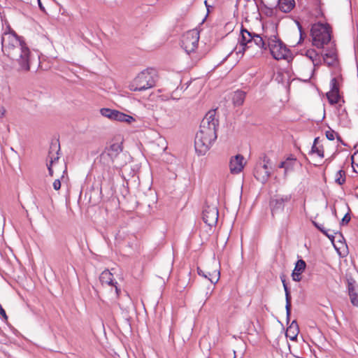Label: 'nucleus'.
I'll list each match as a JSON object with an SVG mask.
<instances>
[{"label": "nucleus", "mask_w": 358, "mask_h": 358, "mask_svg": "<svg viewBox=\"0 0 358 358\" xmlns=\"http://www.w3.org/2000/svg\"><path fill=\"white\" fill-rule=\"evenodd\" d=\"M1 43L4 54L19 64V71L27 72L30 70L31 51L15 32L4 33Z\"/></svg>", "instance_id": "f257e3e1"}, {"label": "nucleus", "mask_w": 358, "mask_h": 358, "mask_svg": "<svg viewBox=\"0 0 358 358\" xmlns=\"http://www.w3.org/2000/svg\"><path fill=\"white\" fill-rule=\"evenodd\" d=\"M215 116L216 110H210L201 122L194 140L195 150L199 155H204L217 138L218 120Z\"/></svg>", "instance_id": "f03ea898"}, {"label": "nucleus", "mask_w": 358, "mask_h": 358, "mask_svg": "<svg viewBox=\"0 0 358 358\" xmlns=\"http://www.w3.org/2000/svg\"><path fill=\"white\" fill-rule=\"evenodd\" d=\"M155 85L153 71L144 69L129 83V89L133 92H142L154 87Z\"/></svg>", "instance_id": "7ed1b4c3"}, {"label": "nucleus", "mask_w": 358, "mask_h": 358, "mask_svg": "<svg viewBox=\"0 0 358 358\" xmlns=\"http://www.w3.org/2000/svg\"><path fill=\"white\" fill-rule=\"evenodd\" d=\"M313 45L317 48H322L331 38V27L327 23H315L311 28Z\"/></svg>", "instance_id": "20e7f679"}, {"label": "nucleus", "mask_w": 358, "mask_h": 358, "mask_svg": "<svg viewBox=\"0 0 358 358\" xmlns=\"http://www.w3.org/2000/svg\"><path fill=\"white\" fill-rule=\"evenodd\" d=\"M122 151V143H113L101 153L100 161L105 166H113L115 168L121 166L122 164L119 162V157Z\"/></svg>", "instance_id": "39448f33"}, {"label": "nucleus", "mask_w": 358, "mask_h": 358, "mask_svg": "<svg viewBox=\"0 0 358 358\" xmlns=\"http://www.w3.org/2000/svg\"><path fill=\"white\" fill-rule=\"evenodd\" d=\"M59 144L54 143L50 145L47 159V166L51 176H53L55 173L60 174L64 171L62 165L59 163Z\"/></svg>", "instance_id": "423d86ee"}, {"label": "nucleus", "mask_w": 358, "mask_h": 358, "mask_svg": "<svg viewBox=\"0 0 358 358\" xmlns=\"http://www.w3.org/2000/svg\"><path fill=\"white\" fill-rule=\"evenodd\" d=\"M199 40V31L196 29L189 30L182 36V47L187 54H190L197 48Z\"/></svg>", "instance_id": "0eeeda50"}, {"label": "nucleus", "mask_w": 358, "mask_h": 358, "mask_svg": "<svg viewBox=\"0 0 358 358\" xmlns=\"http://www.w3.org/2000/svg\"><path fill=\"white\" fill-rule=\"evenodd\" d=\"M342 81L343 78L341 76L334 78L331 80V90L327 93V98L331 105L338 104L341 106V103H344V100L339 92Z\"/></svg>", "instance_id": "6e6552de"}, {"label": "nucleus", "mask_w": 358, "mask_h": 358, "mask_svg": "<svg viewBox=\"0 0 358 358\" xmlns=\"http://www.w3.org/2000/svg\"><path fill=\"white\" fill-rule=\"evenodd\" d=\"M267 48L276 60L287 59L291 57L290 50L280 39L277 40L276 43L267 45Z\"/></svg>", "instance_id": "1a4fd4ad"}, {"label": "nucleus", "mask_w": 358, "mask_h": 358, "mask_svg": "<svg viewBox=\"0 0 358 358\" xmlns=\"http://www.w3.org/2000/svg\"><path fill=\"white\" fill-rule=\"evenodd\" d=\"M99 280L103 287H110L115 289V301H117L120 296V289L117 287V282L115 280L113 274L106 269L101 272L99 276Z\"/></svg>", "instance_id": "9d476101"}, {"label": "nucleus", "mask_w": 358, "mask_h": 358, "mask_svg": "<svg viewBox=\"0 0 358 358\" xmlns=\"http://www.w3.org/2000/svg\"><path fill=\"white\" fill-rule=\"evenodd\" d=\"M268 160L264 159L263 162L257 163L254 172V176L257 180L264 183L270 177L271 168L268 167Z\"/></svg>", "instance_id": "9b49d317"}, {"label": "nucleus", "mask_w": 358, "mask_h": 358, "mask_svg": "<svg viewBox=\"0 0 358 358\" xmlns=\"http://www.w3.org/2000/svg\"><path fill=\"white\" fill-rule=\"evenodd\" d=\"M218 210L215 206H208L203 211V220L210 227L216 224L218 220Z\"/></svg>", "instance_id": "f8f14e48"}, {"label": "nucleus", "mask_w": 358, "mask_h": 358, "mask_svg": "<svg viewBox=\"0 0 358 358\" xmlns=\"http://www.w3.org/2000/svg\"><path fill=\"white\" fill-rule=\"evenodd\" d=\"M262 35L266 41L267 45L276 43V41L280 39L278 36L277 26L274 24H269L264 26Z\"/></svg>", "instance_id": "ddd939ff"}, {"label": "nucleus", "mask_w": 358, "mask_h": 358, "mask_svg": "<svg viewBox=\"0 0 358 358\" xmlns=\"http://www.w3.org/2000/svg\"><path fill=\"white\" fill-rule=\"evenodd\" d=\"M245 164L246 162L243 155H236L232 157L229 161V170L231 173H240L243 171Z\"/></svg>", "instance_id": "4468645a"}, {"label": "nucleus", "mask_w": 358, "mask_h": 358, "mask_svg": "<svg viewBox=\"0 0 358 358\" xmlns=\"http://www.w3.org/2000/svg\"><path fill=\"white\" fill-rule=\"evenodd\" d=\"M348 289L352 304L358 307V285L352 279L348 280Z\"/></svg>", "instance_id": "2eb2a0df"}, {"label": "nucleus", "mask_w": 358, "mask_h": 358, "mask_svg": "<svg viewBox=\"0 0 358 358\" xmlns=\"http://www.w3.org/2000/svg\"><path fill=\"white\" fill-rule=\"evenodd\" d=\"M306 267V264L303 259L296 262L295 267L292 273L293 280L299 282L301 280V273H303Z\"/></svg>", "instance_id": "dca6fc26"}, {"label": "nucleus", "mask_w": 358, "mask_h": 358, "mask_svg": "<svg viewBox=\"0 0 358 358\" xmlns=\"http://www.w3.org/2000/svg\"><path fill=\"white\" fill-rule=\"evenodd\" d=\"M252 43H254L259 48L260 54H262L263 51L267 49L266 41L264 37L259 34H253Z\"/></svg>", "instance_id": "f3484780"}, {"label": "nucleus", "mask_w": 358, "mask_h": 358, "mask_svg": "<svg viewBox=\"0 0 358 358\" xmlns=\"http://www.w3.org/2000/svg\"><path fill=\"white\" fill-rule=\"evenodd\" d=\"M294 0H278V8L284 12H289L294 7Z\"/></svg>", "instance_id": "a211bd4d"}, {"label": "nucleus", "mask_w": 358, "mask_h": 358, "mask_svg": "<svg viewBox=\"0 0 358 358\" xmlns=\"http://www.w3.org/2000/svg\"><path fill=\"white\" fill-rule=\"evenodd\" d=\"M245 93L241 90H237L232 95V101L234 106H240L243 104Z\"/></svg>", "instance_id": "6ab92c4d"}, {"label": "nucleus", "mask_w": 358, "mask_h": 358, "mask_svg": "<svg viewBox=\"0 0 358 358\" xmlns=\"http://www.w3.org/2000/svg\"><path fill=\"white\" fill-rule=\"evenodd\" d=\"M318 142L319 138H315L310 152L312 155L316 154L320 159H322L324 157V150L322 145H318Z\"/></svg>", "instance_id": "aec40b11"}, {"label": "nucleus", "mask_w": 358, "mask_h": 358, "mask_svg": "<svg viewBox=\"0 0 358 358\" xmlns=\"http://www.w3.org/2000/svg\"><path fill=\"white\" fill-rule=\"evenodd\" d=\"M241 43H242L243 45H247L248 43H252V38H253V33H251L248 31L247 29L242 28L241 31Z\"/></svg>", "instance_id": "412c9836"}, {"label": "nucleus", "mask_w": 358, "mask_h": 358, "mask_svg": "<svg viewBox=\"0 0 358 358\" xmlns=\"http://www.w3.org/2000/svg\"><path fill=\"white\" fill-rule=\"evenodd\" d=\"M114 120H117L119 122H127V123H131L135 121V119L131 115H127L124 113L117 110Z\"/></svg>", "instance_id": "4be33fe9"}, {"label": "nucleus", "mask_w": 358, "mask_h": 358, "mask_svg": "<svg viewBox=\"0 0 358 358\" xmlns=\"http://www.w3.org/2000/svg\"><path fill=\"white\" fill-rule=\"evenodd\" d=\"M299 331L297 323L295 321H293L287 329V336H288L292 340H294L297 336Z\"/></svg>", "instance_id": "5701e85b"}, {"label": "nucleus", "mask_w": 358, "mask_h": 358, "mask_svg": "<svg viewBox=\"0 0 358 358\" xmlns=\"http://www.w3.org/2000/svg\"><path fill=\"white\" fill-rule=\"evenodd\" d=\"M313 224L325 236H327L329 238H334V234H336V231L335 229L328 228L326 229L322 225L319 224L318 223L313 222Z\"/></svg>", "instance_id": "b1692460"}, {"label": "nucleus", "mask_w": 358, "mask_h": 358, "mask_svg": "<svg viewBox=\"0 0 358 358\" xmlns=\"http://www.w3.org/2000/svg\"><path fill=\"white\" fill-rule=\"evenodd\" d=\"M305 55L312 61L314 66L318 64L320 57L314 49H308L306 50Z\"/></svg>", "instance_id": "393cba45"}, {"label": "nucleus", "mask_w": 358, "mask_h": 358, "mask_svg": "<svg viewBox=\"0 0 358 358\" xmlns=\"http://www.w3.org/2000/svg\"><path fill=\"white\" fill-rule=\"evenodd\" d=\"M285 292L286 299L285 308L287 312V317L289 319L291 314V295L287 287V285H285Z\"/></svg>", "instance_id": "a878e982"}, {"label": "nucleus", "mask_w": 358, "mask_h": 358, "mask_svg": "<svg viewBox=\"0 0 358 358\" xmlns=\"http://www.w3.org/2000/svg\"><path fill=\"white\" fill-rule=\"evenodd\" d=\"M116 111V110H112L110 108H101L100 110V113L103 116L108 117L112 120H114L115 119Z\"/></svg>", "instance_id": "bb28decb"}, {"label": "nucleus", "mask_w": 358, "mask_h": 358, "mask_svg": "<svg viewBox=\"0 0 358 358\" xmlns=\"http://www.w3.org/2000/svg\"><path fill=\"white\" fill-rule=\"evenodd\" d=\"M292 199L291 194L284 195L280 198H278L275 200V205H278L279 206H283L284 203L289 202Z\"/></svg>", "instance_id": "cd10ccee"}, {"label": "nucleus", "mask_w": 358, "mask_h": 358, "mask_svg": "<svg viewBox=\"0 0 358 358\" xmlns=\"http://www.w3.org/2000/svg\"><path fill=\"white\" fill-rule=\"evenodd\" d=\"M296 162V159L294 158H287L286 159V166H285V174H287V173L289 171H292L293 169Z\"/></svg>", "instance_id": "c85d7f7f"}, {"label": "nucleus", "mask_w": 358, "mask_h": 358, "mask_svg": "<svg viewBox=\"0 0 358 358\" xmlns=\"http://www.w3.org/2000/svg\"><path fill=\"white\" fill-rule=\"evenodd\" d=\"M345 172L342 170L338 171L336 173V182L339 185H342L345 182Z\"/></svg>", "instance_id": "c756f323"}, {"label": "nucleus", "mask_w": 358, "mask_h": 358, "mask_svg": "<svg viewBox=\"0 0 358 358\" xmlns=\"http://www.w3.org/2000/svg\"><path fill=\"white\" fill-rule=\"evenodd\" d=\"M251 46V45L247 46V45H243L242 43H241L239 47H236L235 50L237 55H241V56H243L246 48H249Z\"/></svg>", "instance_id": "7c9ffc66"}, {"label": "nucleus", "mask_w": 358, "mask_h": 358, "mask_svg": "<svg viewBox=\"0 0 358 358\" xmlns=\"http://www.w3.org/2000/svg\"><path fill=\"white\" fill-rule=\"evenodd\" d=\"M326 137L329 141L334 140L335 137L337 136L338 138H339V136L332 129H329L325 133Z\"/></svg>", "instance_id": "2f4dec72"}, {"label": "nucleus", "mask_w": 358, "mask_h": 358, "mask_svg": "<svg viewBox=\"0 0 358 358\" xmlns=\"http://www.w3.org/2000/svg\"><path fill=\"white\" fill-rule=\"evenodd\" d=\"M351 220V217L349 213H346L344 217H343L342 220H341V224H347L349 223V222Z\"/></svg>", "instance_id": "473e14b6"}, {"label": "nucleus", "mask_w": 358, "mask_h": 358, "mask_svg": "<svg viewBox=\"0 0 358 358\" xmlns=\"http://www.w3.org/2000/svg\"><path fill=\"white\" fill-rule=\"evenodd\" d=\"M0 315L2 317V318L5 320H8V316L6 315V313L3 308L2 307L1 304L0 303Z\"/></svg>", "instance_id": "72a5a7b5"}, {"label": "nucleus", "mask_w": 358, "mask_h": 358, "mask_svg": "<svg viewBox=\"0 0 358 358\" xmlns=\"http://www.w3.org/2000/svg\"><path fill=\"white\" fill-rule=\"evenodd\" d=\"M53 187L55 190H59L61 187V182L59 179H57L53 182Z\"/></svg>", "instance_id": "f704fd0d"}, {"label": "nucleus", "mask_w": 358, "mask_h": 358, "mask_svg": "<svg viewBox=\"0 0 358 358\" xmlns=\"http://www.w3.org/2000/svg\"><path fill=\"white\" fill-rule=\"evenodd\" d=\"M352 159H353V157ZM352 167L353 169L354 172L358 173V164L355 163L353 160L352 162Z\"/></svg>", "instance_id": "c9c22d12"}, {"label": "nucleus", "mask_w": 358, "mask_h": 358, "mask_svg": "<svg viewBox=\"0 0 358 358\" xmlns=\"http://www.w3.org/2000/svg\"><path fill=\"white\" fill-rule=\"evenodd\" d=\"M286 166V160L284 161V162H282L280 164H279V168H283L285 169V166Z\"/></svg>", "instance_id": "e433bc0d"}, {"label": "nucleus", "mask_w": 358, "mask_h": 358, "mask_svg": "<svg viewBox=\"0 0 358 358\" xmlns=\"http://www.w3.org/2000/svg\"><path fill=\"white\" fill-rule=\"evenodd\" d=\"M38 5H39V7H40V8H41V10H44V8H43V6H42V4H41V3L40 0H38Z\"/></svg>", "instance_id": "4c0bfd02"}, {"label": "nucleus", "mask_w": 358, "mask_h": 358, "mask_svg": "<svg viewBox=\"0 0 358 358\" xmlns=\"http://www.w3.org/2000/svg\"><path fill=\"white\" fill-rule=\"evenodd\" d=\"M282 285H283V287L285 288V285H287L285 280V279H282Z\"/></svg>", "instance_id": "58836bf2"}, {"label": "nucleus", "mask_w": 358, "mask_h": 358, "mask_svg": "<svg viewBox=\"0 0 358 358\" xmlns=\"http://www.w3.org/2000/svg\"><path fill=\"white\" fill-rule=\"evenodd\" d=\"M272 13H273V10H269L268 11H267L268 15V14H269V15H271V14H272Z\"/></svg>", "instance_id": "ea45409f"}, {"label": "nucleus", "mask_w": 358, "mask_h": 358, "mask_svg": "<svg viewBox=\"0 0 358 358\" xmlns=\"http://www.w3.org/2000/svg\"><path fill=\"white\" fill-rule=\"evenodd\" d=\"M204 3H205L206 6L208 8V6H208V4L207 1H204Z\"/></svg>", "instance_id": "a19ab883"}, {"label": "nucleus", "mask_w": 358, "mask_h": 358, "mask_svg": "<svg viewBox=\"0 0 358 358\" xmlns=\"http://www.w3.org/2000/svg\"><path fill=\"white\" fill-rule=\"evenodd\" d=\"M201 272H202V271H201V270H199V271H198V273H199V275H201Z\"/></svg>", "instance_id": "79ce46f5"}, {"label": "nucleus", "mask_w": 358, "mask_h": 358, "mask_svg": "<svg viewBox=\"0 0 358 358\" xmlns=\"http://www.w3.org/2000/svg\"><path fill=\"white\" fill-rule=\"evenodd\" d=\"M219 277H217L215 281V282H217L218 281Z\"/></svg>", "instance_id": "37998d69"}, {"label": "nucleus", "mask_w": 358, "mask_h": 358, "mask_svg": "<svg viewBox=\"0 0 358 358\" xmlns=\"http://www.w3.org/2000/svg\"><path fill=\"white\" fill-rule=\"evenodd\" d=\"M209 280H210L211 282H213V280L210 278H209Z\"/></svg>", "instance_id": "c03bdc74"}]
</instances>
